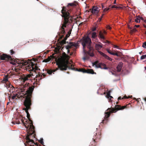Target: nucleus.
<instances>
[{
    "label": "nucleus",
    "instance_id": "obj_53",
    "mask_svg": "<svg viewBox=\"0 0 146 146\" xmlns=\"http://www.w3.org/2000/svg\"><path fill=\"white\" fill-rule=\"evenodd\" d=\"M135 26L137 27H139V25H135Z\"/></svg>",
    "mask_w": 146,
    "mask_h": 146
},
{
    "label": "nucleus",
    "instance_id": "obj_47",
    "mask_svg": "<svg viewBox=\"0 0 146 146\" xmlns=\"http://www.w3.org/2000/svg\"><path fill=\"white\" fill-rule=\"evenodd\" d=\"M96 27H95L94 28H93L92 29V31H96Z\"/></svg>",
    "mask_w": 146,
    "mask_h": 146
},
{
    "label": "nucleus",
    "instance_id": "obj_4",
    "mask_svg": "<svg viewBox=\"0 0 146 146\" xmlns=\"http://www.w3.org/2000/svg\"><path fill=\"white\" fill-rule=\"evenodd\" d=\"M23 65L26 66V69L29 71H35L37 70L38 68L34 64L33 62H29L23 61L22 62Z\"/></svg>",
    "mask_w": 146,
    "mask_h": 146
},
{
    "label": "nucleus",
    "instance_id": "obj_17",
    "mask_svg": "<svg viewBox=\"0 0 146 146\" xmlns=\"http://www.w3.org/2000/svg\"><path fill=\"white\" fill-rule=\"evenodd\" d=\"M110 91H108L107 93V95L106 96V97H107L109 99L110 98H113V97L110 96Z\"/></svg>",
    "mask_w": 146,
    "mask_h": 146
},
{
    "label": "nucleus",
    "instance_id": "obj_51",
    "mask_svg": "<svg viewBox=\"0 0 146 146\" xmlns=\"http://www.w3.org/2000/svg\"><path fill=\"white\" fill-rule=\"evenodd\" d=\"M128 28H129V29L130 30V31H131V29H132V28L131 27H130L129 26H128Z\"/></svg>",
    "mask_w": 146,
    "mask_h": 146
},
{
    "label": "nucleus",
    "instance_id": "obj_25",
    "mask_svg": "<svg viewBox=\"0 0 146 146\" xmlns=\"http://www.w3.org/2000/svg\"><path fill=\"white\" fill-rule=\"evenodd\" d=\"M27 141L29 142H33V140L32 139H31L29 138L28 136L27 137Z\"/></svg>",
    "mask_w": 146,
    "mask_h": 146
},
{
    "label": "nucleus",
    "instance_id": "obj_30",
    "mask_svg": "<svg viewBox=\"0 0 146 146\" xmlns=\"http://www.w3.org/2000/svg\"><path fill=\"white\" fill-rule=\"evenodd\" d=\"M142 47L144 48H146V42H144L143 43Z\"/></svg>",
    "mask_w": 146,
    "mask_h": 146
},
{
    "label": "nucleus",
    "instance_id": "obj_16",
    "mask_svg": "<svg viewBox=\"0 0 146 146\" xmlns=\"http://www.w3.org/2000/svg\"><path fill=\"white\" fill-rule=\"evenodd\" d=\"M140 19L143 20V18L138 16L137 17L136 19H135V22L137 23H139L140 22Z\"/></svg>",
    "mask_w": 146,
    "mask_h": 146
},
{
    "label": "nucleus",
    "instance_id": "obj_44",
    "mask_svg": "<svg viewBox=\"0 0 146 146\" xmlns=\"http://www.w3.org/2000/svg\"><path fill=\"white\" fill-rule=\"evenodd\" d=\"M107 27L108 29H111V27L109 26H107Z\"/></svg>",
    "mask_w": 146,
    "mask_h": 146
},
{
    "label": "nucleus",
    "instance_id": "obj_23",
    "mask_svg": "<svg viewBox=\"0 0 146 146\" xmlns=\"http://www.w3.org/2000/svg\"><path fill=\"white\" fill-rule=\"evenodd\" d=\"M104 57L106 59L110 61H111L112 60V59L110 57L108 56L106 54V55H105Z\"/></svg>",
    "mask_w": 146,
    "mask_h": 146
},
{
    "label": "nucleus",
    "instance_id": "obj_31",
    "mask_svg": "<svg viewBox=\"0 0 146 146\" xmlns=\"http://www.w3.org/2000/svg\"><path fill=\"white\" fill-rule=\"evenodd\" d=\"M84 54V56L86 57V59L87 60H88L89 59V57H88V56H87L86 55V54H84V53H83Z\"/></svg>",
    "mask_w": 146,
    "mask_h": 146
},
{
    "label": "nucleus",
    "instance_id": "obj_36",
    "mask_svg": "<svg viewBox=\"0 0 146 146\" xmlns=\"http://www.w3.org/2000/svg\"><path fill=\"white\" fill-rule=\"evenodd\" d=\"M40 142L42 144H43L44 143V142L43 141V139H41V140L40 141Z\"/></svg>",
    "mask_w": 146,
    "mask_h": 146
},
{
    "label": "nucleus",
    "instance_id": "obj_21",
    "mask_svg": "<svg viewBox=\"0 0 146 146\" xmlns=\"http://www.w3.org/2000/svg\"><path fill=\"white\" fill-rule=\"evenodd\" d=\"M51 60V58L50 57H48V58L47 59L44 60L43 61V62H48L50 61Z\"/></svg>",
    "mask_w": 146,
    "mask_h": 146
},
{
    "label": "nucleus",
    "instance_id": "obj_57",
    "mask_svg": "<svg viewBox=\"0 0 146 146\" xmlns=\"http://www.w3.org/2000/svg\"><path fill=\"white\" fill-rule=\"evenodd\" d=\"M103 33H104V34H106V31H104V32H103Z\"/></svg>",
    "mask_w": 146,
    "mask_h": 146
},
{
    "label": "nucleus",
    "instance_id": "obj_43",
    "mask_svg": "<svg viewBox=\"0 0 146 146\" xmlns=\"http://www.w3.org/2000/svg\"><path fill=\"white\" fill-rule=\"evenodd\" d=\"M107 51L110 54L111 53V52L110 51V50L109 49H107Z\"/></svg>",
    "mask_w": 146,
    "mask_h": 146
},
{
    "label": "nucleus",
    "instance_id": "obj_26",
    "mask_svg": "<svg viewBox=\"0 0 146 146\" xmlns=\"http://www.w3.org/2000/svg\"><path fill=\"white\" fill-rule=\"evenodd\" d=\"M140 59L141 60L146 59V54L143 55L141 56L140 58Z\"/></svg>",
    "mask_w": 146,
    "mask_h": 146
},
{
    "label": "nucleus",
    "instance_id": "obj_1",
    "mask_svg": "<svg viewBox=\"0 0 146 146\" xmlns=\"http://www.w3.org/2000/svg\"><path fill=\"white\" fill-rule=\"evenodd\" d=\"M31 75L23 76L18 79L15 80L14 81V83L16 84L18 86L17 88L19 89V91L21 92V95H27V97L29 96V98L31 96L34 90V86H30L29 84H27L25 82L28 80V78L30 77Z\"/></svg>",
    "mask_w": 146,
    "mask_h": 146
},
{
    "label": "nucleus",
    "instance_id": "obj_58",
    "mask_svg": "<svg viewBox=\"0 0 146 146\" xmlns=\"http://www.w3.org/2000/svg\"><path fill=\"white\" fill-rule=\"evenodd\" d=\"M16 124H20V123H19V122H16Z\"/></svg>",
    "mask_w": 146,
    "mask_h": 146
},
{
    "label": "nucleus",
    "instance_id": "obj_39",
    "mask_svg": "<svg viewBox=\"0 0 146 146\" xmlns=\"http://www.w3.org/2000/svg\"><path fill=\"white\" fill-rule=\"evenodd\" d=\"M84 70H83V69H79V70H77V71H79V72H83V71H84Z\"/></svg>",
    "mask_w": 146,
    "mask_h": 146
},
{
    "label": "nucleus",
    "instance_id": "obj_7",
    "mask_svg": "<svg viewBox=\"0 0 146 146\" xmlns=\"http://www.w3.org/2000/svg\"><path fill=\"white\" fill-rule=\"evenodd\" d=\"M8 77V76H4L2 82L3 83L5 84V87H6L8 90L9 92H12L13 91L11 90H10L9 89V88H13V86L11 84L10 82L9 81Z\"/></svg>",
    "mask_w": 146,
    "mask_h": 146
},
{
    "label": "nucleus",
    "instance_id": "obj_20",
    "mask_svg": "<svg viewBox=\"0 0 146 146\" xmlns=\"http://www.w3.org/2000/svg\"><path fill=\"white\" fill-rule=\"evenodd\" d=\"M58 70V68H56V69H54V70H53L52 71L48 70L47 71V72L48 74H51L53 72H54Z\"/></svg>",
    "mask_w": 146,
    "mask_h": 146
},
{
    "label": "nucleus",
    "instance_id": "obj_59",
    "mask_svg": "<svg viewBox=\"0 0 146 146\" xmlns=\"http://www.w3.org/2000/svg\"><path fill=\"white\" fill-rule=\"evenodd\" d=\"M144 100L145 102H146V98Z\"/></svg>",
    "mask_w": 146,
    "mask_h": 146
},
{
    "label": "nucleus",
    "instance_id": "obj_42",
    "mask_svg": "<svg viewBox=\"0 0 146 146\" xmlns=\"http://www.w3.org/2000/svg\"><path fill=\"white\" fill-rule=\"evenodd\" d=\"M68 68H69V69H72V70H74L75 69V68H71V67H69Z\"/></svg>",
    "mask_w": 146,
    "mask_h": 146
},
{
    "label": "nucleus",
    "instance_id": "obj_24",
    "mask_svg": "<svg viewBox=\"0 0 146 146\" xmlns=\"http://www.w3.org/2000/svg\"><path fill=\"white\" fill-rule=\"evenodd\" d=\"M111 8H116L117 9H123V7H121L115 6V5H113L112 6Z\"/></svg>",
    "mask_w": 146,
    "mask_h": 146
},
{
    "label": "nucleus",
    "instance_id": "obj_45",
    "mask_svg": "<svg viewBox=\"0 0 146 146\" xmlns=\"http://www.w3.org/2000/svg\"><path fill=\"white\" fill-rule=\"evenodd\" d=\"M114 47L115 48H117L119 49L118 46H116V45H114Z\"/></svg>",
    "mask_w": 146,
    "mask_h": 146
},
{
    "label": "nucleus",
    "instance_id": "obj_22",
    "mask_svg": "<svg viewBox=\"0 0 146 146\" xmlns=\"http://www.w3.org/2000/svg\"><path fill=\"white\" fill-rule=\"evenodd\" d=\"M90 51H88L87 52V53L88 54H89L90 56L91 57H93L94 56V54L93 52H91L90 51H91V50H89Z\"/></svg>",
    "mask_w": 146,
    "mask_h": 146
},
{
    "label": "nucleus",
    "instance_id": "obj_18",
    "mask_svg": "<svg viewBox=\"0 0 146 146\" xmlns=\"http://www.w3.org/2000/svg\"><path fill=\"white\" fill-rule=\"evenodd\" d=\"M97 36L96 33V32H94L92 33L91 37L92 39H95ZM92 40H93V39Z\"/></svg>",
    "mask_w": 146,
    "mask_h": 146
},
{
    "label": "nucleus",
    "instance_id": "obj_60",
    "mask_svg": "<svg viewBox=\"0 0 146 146\" xmlns=\"http://www.w3.org/2000/svg\"><path fill=\"white\" fill-rule=\"evenodd\" d=\"M9 103V102H8L7 104V105H8Z\"/></svg>",
    "mask_w": 146,
    "mask_h": 146
},
{
    "label": "nucleus",
    "instance_id": "obj_12",
    "mask_svg": "<svg viewBox=\"0 0 146 146\" xmlns=\"http://www.w3.org/2000/svg\"><path fill=\"white\" fill-rule=\"evenodd\" d=\"M91 11L93 14H96L99 12L98 8L97 7H93Z\"/></svg>",
    "mask_w": 146,
    "mask_h": 146
},
{
    "label": "nucleus",
    "instance_id": "obj_28",
    "mask_svg": "<svg viewBox=\"0 0 146 146\" xmlns=\"http://www.w3.org/2000/svg\"><path fill=\"white\" fill-rule=\"evenodd\" d=\"M98 52L101 55H102V56H103L104 57L106 55L104 53L100 51H98Z\"/></svg>",
    "mask_w": 146,
    "mask_h": 146
},
{
    "label": "nucleus",
    "instance_id": "obj_38",
    "mask_svg": "<svg viewBox=\"0 0 146 146\" xmlns=\"http://www.w3.org/2000/svg\"><path fill=\"white\" fill-rule=\"evenodd\" d=\"M109 8L107 7V8L104 9V11H108V10H109Z\"/></svg>",
    "mask_w": 146,
    "mask_h": 146
},
{
    "label": "nucleus",
    "instance_id": "obj_3",
    "mask_svg": "<svg viewBox=\"0 0 146 146\" xmlns=\"http://www.w3.org/2000/svg\"><path fill=\"white\" fill-rule=\"evenodd\" d=\"M91 39L88 36L83 38L82 44L83 46V53L84 54H86V51L85 50L86 46L90 50H92L93 48L91 46Z\"/></svg>",
    "mask_w": 146,
    "mask_h": 146
},
{
    "label": "nucleus",
    "instance_id": "obj_48",
    "mask_svg": "<svg viewBox=\"0 0 146 146\" xmlns=\"http://www.w3.org/2000/svg\"><path fill=\"white\" fill-rule=\"evenodd\" d=\"M104 43H109V42L108 41H106V42H104Z\"/></svg>",
    "mask_w": 146,
    "mask_h": 146
},
{
    "label": "nucleus",
    "instance_id": "obj_19",
    "mask_svg": "<svg viewBox=\"0 0 146 146\" xmlns=\"http://www.w3.org/2000/svg\"><path fill=\"white\" fill-rule=\"evenodd\" d=\"M99 37L102 39H104L105 38L104 36L103 33L101 31H100L99 33Z\"/></svg>",
    "mask_w": 146,
    "mask_h": 146
},
{
    "label": "nucleus",
    "instance_id": "obj_41",
    "mask_svg": "<svg viewBox=\"0 0 146 146\" xmlns=\"http://www.w3.org/2000/svg\"><path fill=\"white\" fill-rule=\"evenodd\" d=\"M131 97H132V96H129L128 97H126V96H124V98L127 99L129 98H130Z\"/></svg>",
    "mask_w": 146,
    "mask_h": 146
},
{
    "label": "nucleus",
    "instance_id": "obj_8",
    "mask_svg": "<svg viewBox=\"0 0 146 146\" xmlns=\"http://www.w3.org/2000/svg\"><path fill=\"white\" fill-rule=\"evenodd\" d=\"M62 17L64 18V24L62 25V28L63 29L62 27H66V25H65V24L67 23L69 21V19L70 18V17L69 16V13L66 11L63 12L62 10Z\"/></svg>",
    "mask_w": 146,
    "mask_h": 146
},
{
    "label": "nucleus",
    "instance_id": "obj_54",
    "mask_svg": "<svg viewBox=\"0 0 146 146\" xmlns=\"http://www.w3.org/2000/svg\"><path fill=\"white\" fill-rule=\"evenodd\" d=\"M113 3L114 4H116V0H115L113 2Z\"/></svg>",
    "mask_w": 146,
    "mask_h": 146
},
{
    "label": "nucleus",
    "instance_id": "obj_50",
    "mask_svg": "<svg viewBox=\"0 0 146 146\" xmlns=\"http://www.w3.org/2000/svg\"><path fill=\"white\" fill-rule=\"evenodd\" d=\"M121 99V97H119L118 98V100H120Z\"/></svg>",
    "mask_w": 146,
    "mask_h": 146
},
{
    "label": "nucleus",
    "instance_id": "obj_14",
    "mask_svg": "<svg viewBox=\"0 0 146 146\" xmlns=\"http://www.w3.org/2000/svg\"><path fill=\"white\" fill-rule=\"evenodd\" d=\"M100 44H95V47L96 49L97 50H100L101 49L102 47V46L101 44H102V43L100 42H99Z\"/></svg>",
    "mask_w": 146,
    "mask_h": 146
},
{
    "label": "nucleus",
    "instance_id": "obj_49",
    "mask_svg": "<svg viewBox=\"0 0 146 146\" xmlns=\"http://www.w3.org/2000/svg\"><path fill=\"white\" fill-rule=\"evenodd\" d=\"M115 55L117 56H119V55L117 53H115Z\"/></svg>",
    "mask_w": 146,
    "mask_h": 146
},
{
    "label": "nucleus",
    "instance_id": "obj_29",
    "mask_svg": "<svg viewBox=\"0 0 146 146\" xmlns=\"http://www.w3.org/2000/svg\"><path fill=\"white\" fill-rule=\"evenodd\" d=\"M136 31H137L136 29V28H135L134 27L133 29H131V33H132L134 32H136Z\"/></svg>",
    "mask_w": 146,
    "mask_h": 146
},
{
    "label": "nucleus",
    "instance_id": "obj_64",
    "mask_svg": "<svg viewBox=\"0 0 146 146\" xmlns=\"http://www.w3.org/2000/svg\"><path fill=\"white\" fill-rule=\"evenodd\" d=\"M145 70H146V67H145Z\"/></svg>",
    "mask_w": 146,
    "mask_h": 146
},
{
    "label": "nucleus",
    "instance_id": "obj_63",
    "mask_svg": "<svg viewBox=\"0 0 146 146\" xmlns=\"http://www.w3.org/2000/svg\"><path fill=\"white\" fill-rule=\"evenodd\" d=\"M12 123L13 124H15V123H14L13 122H12Z\"/></svg>",
    "mask_w": 146,
    "mask_h": 146
},
{
    "label": "nucleus",
    "instance_id": "obj_52",
    "mask_svg": "<svg viewBox=\"0 0 146 146\" xmlns=\"http://www.w3.org/2000/svg\"><path fill=\"white\" fill-rule=\"evenodd\" d=\"M68 48L67 47L66 49H68V53L69 52V50L68 49Z\"/></svg>",
    "mask_w": 146,
    "mask_h": 146
},
{
    "label": "nucleus",
    "instance_id": "obj_9",
    "mask_svg": "<svg viewBox=\"0 0 146 146\" xmlns=\"http://www.w3.org/2000/svg\"><path fill=\"white\" fill-rule=\"evenodd\" d=\"M0 58L1 60H9L11 58V56L9 55L3 54L1 56Z\"/></svg>",
    "mask_w": 146,
    "mask_h": 146
},
{
    "label": "nucleus",
    "instance_id": "obj_33",
    "mask_svg": "<svg viewBox=\"0 0 146 146\" xmlns=\"http://www.w3.org/2000/svg\"><path fill=\"white\" fill-rule=\"evenodd\" d=\"M68 5H70V6H73L74 5V4L73 3H69L68 4Z\"/></svg>",
    "mask_w": 146,
    "mask_h": 146
},
{
    "label": "nucleus",
    "instance_id": "obj_5",
    "mask_svg": "<svg viewBox=\"0 0 146 146\" xmlns=\"http://www.w3.org/2000/svg\"><path fill=\"white\" fill-rule=\"evenodd\" d=\"M31 96L29 98V96L27 97L24 102V105L26 107L25 110L27 113V117L29 118L30 117V114L28 112V110L30 109V107L31 105Z\"/></svg>",
    "mask_w": 146,
    "mask_h": 146
},
{
    "label": "nucleus",
    "instance_id": "obj_6",
    "mask_svg": "<svg viewBox=\"0 0 146 146\" xmlns=\"http://www.w3.org/2000/svg\"><path fill=\"white\" fill-rule=\"evenodd\" d=\"M125 108V106H123L121 107H119L118 106H116L115 108L112 109L109 108L108 110H109L110 112H107L105 113V117L106 118L108 117L110 115V113L115 112L118 110H123Z\"/></svg>",
    "mask_w": 146,
    "mask_h": 146
},
{
    "label": "nucleus",
    "instance_id": "obj_40",
    "mask_svg": "<svg viewBox=\"0 0 146 146\" xmlns=\"http://www.w3.org/2000/svg\"><path fill=\"white\" fill-rule=\"evenodd\" d=\"M83 60L84 61H85V60H86V57L84 56L82 58Z\"/></svg>",
    "mask_w": 146,
    "mask_h": 146
},
{
    "label": "nucleus",
    "instance_id": "obj_61",
    "mask_svg": "<svg viewBox=\"0 0 146 146\" xmlns=\"http://www.w3.org/2000/svg\"><path fill=\"white\" fill-rule=\"evenodd\" d=\"M10 98H11V97H9V100H10Z\"/></svg>",
    "mask_w": 146,
    "mask_h": 146
},
{
    "label": "nucleus",
    "instance_id": "obj_46",
    "mask_svg": "<svg viewBox=\"0 0 146 146\" xmlns=\"http://www.w3.org/2000/svg\"><path fill=\"white\" fill-rule=\"evenodd\" d=\"M115 53L111 52L110 54L113 55H115Z\"/></svg>",
    "mask_w": 146,
    "mask_h": 146
},
{
    "label": "nucleus",
    "instance_id": "obj_56",
    "mask_svg": "<svg viewBox=\"0 0 146 146\" xmlns=\"http://www.w3.org/2000/svg\"><path fill=\"white\" fill-rule=\"evenodd\" d=\"M95 42H98V39H96L95 40Z\"/></svg>",
    "mask_w": 146,
    "mask_h": 146
},
{
    "label": "nucleus",
    "instance_id": "obj_62",
    "mask_svg": "<svg viewBox=\"0 0 146 146\" xmlns=\"http://www.w3.org/2000/svg\"><path fill=\"white\" fill-rule=\"evenodd\" d=\"M144 22L146 23V20L144 21Z\"/></svg>",
    "mask_w": 146,
    "mask_h": 146
},
{
    "label": "nucleus",
    "instance_id": "obj_55",
    "mask_svg": "<svg viewBox=\"0 0 146 146\" xmlns=\"http://www.w3.org/2000/svg\"><path fill=\"white\" fill-rule=\"evenodd\" d=\"M11 53H12V54H13V51L12 50H11Z\"/></svg>",
    "mask_w": 146,
    "mask_h": 146
},
{
    "label": "nucleus",
    "instance_id": "obj_34",
    "mask_svg": "<svg viewBox=\"0 0 146 146\" xmlns=\"http://www.w3.org/2000/svg\"><path fill=\"white\" fill-rule=\"evenodd\" d=\"M14 88L13 86V88H9V90H11L13 91V92H10L11 93H13V92H14V90H13L14 89Z\"/></svg>",
    "mask_w": 146,
    "mask_h": 146
},
{
    "label": "nucleus",
    "instance_id": "obj_11",
    "mask_svg": "<svg viewBox=\"0 0 146 146\" xmlns=\"http://www.w3.org/2000/svg\"><path fill=\"white\" fill-rule=\"evenodd\" d=\"M123 64V63L122 62H120L118 63L116 68L117 72H119L121 70Z\"/></svg>",
    "mask_w": 146,
    "mask_h": 146
},
{
    "label": "nucleus",
    "instance_id": "obj_32",
    "mask_svg": "<svg viewBox=\"0 0 146 146\" xmlns=\"http://www.w3.org/2000/svg\"><path fill=\"white\" fill-rule=\"evenodd\" d=\"M17 94H16L15 95H14V96H13L12 97V99H15L16 96H17Z\"/></svg>",
    "mask_w": 146,
    "mask_h": 146
},
{
    "label": "nucleus",
    "instance_id": "obj_10",
    "mask_svg": "<svg viewBox=\"0 0 146 146\" xmlns=\"http://www.w3.org/2000/svg\"><path fill=\"white\" fill-rule=\"evenodd\" d=\"M83 73H86L88 74H96V72H94V70L92 69H88L87 70H84L83 71Z\"/></svg>",
    "mask_w": 146,
    "mask_h": 146
},
{
    "label": "nucleus",
    "instance_id": "obj_2",
    "mask_svg": "<svg viewBox=\"0 0 146 146\" xmlns=\"http://www.w3.org/2000/svg\"><path fill=\"white\" fill-rule=\"evenodd\" d=\"M69 56L64 52L63 53L62 56L60 58H59L56 60V64L58 68L61 70H66L68 67V61L67 60L68 59Z\"/></svg>",
    "mask_w": 146,
    "mask_h": 146
},
{
    "label": "nucleus",
    "instance_id": "obj_37",
    "mask_svg": "<svg viewBox=\"0 0 146 146\" xmlns=\"http://www.w3.org/2000/svg\"><path fill=\"white\" fill-rule=\"evenodd\" d=\"M100 64H101V65H102V66H104V67H106V65L105 64H104V63H100Z\"/></svg>",
    "mask_w": 146,
    "mask_h": 146
},
{
    "label": "nucleus",
    "instance_id": "obj_35",
    "mask_svg": "<svg viewBox=\"0 0 146 146\" xmlns=\"http://www.w3.org/2000/svg\"><path fill=\"white\" fill-rule=\"evenodd\" d=\"M104 15L103 14L102 16H101V17L100 18H99V19H98V21L100 22V21L101 20H102V18L103 17V15Z\"/></svg>",
    "mask_w": 146,
    "mask_h": 146
},
{
    "label": "nucleus",
    "instance_id": "obj_13",
    "mask_svg": "<svg viewBox=\"0 0 146 146\" xmlns=\"http://www.w3.org/2000/svg\"><path fill=\"white\" fill-rule=\"evenodd\" d=\"M21 121H22V123L24 124L25 127L26 128H27V129L29 127H30L29 128H31V124H30L29 123L28 124V121H26V123H25L22 120H21ZM32 124L31 125H32Z\"/></svg>",
    "mask_w": 146,
    "mask_h": 146
},
{
    "label": "nucleus",
    "instance_id": "obj_15",
    "mask_svg": "<svg viewBox=\"0 0 146 146\" xmlns=\"http://www.w3.org/2000/svg\"><path fill=\"white\" fill-rule=\"evenodd\" d=\"M94 66H95V67L96 68H100L101 69H106V70H107L108 69V68L107 67H104L103 68H102L101 67V64H100V63H99V64H98Z\"/></svg>",
    "mask_w": 146,
    "mask_h": 146
},
{
    "label": "nucleus",
    "instance_id": "obj_27",
    "mask_svg": "<svg viewBox=\"0 0 146 146\" xmlns=\"http://www.w3.org/2000/svg\"><path fill=\"white\" fill-rule=\"evenodd\" d=\"M99 63L98 61H95L92 63V66H94L99 64Z\"/></svg>",
    "mask_w": 146,
    "mask_h": 146
}]
</instances>
